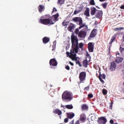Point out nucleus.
<instances>
[{
  "label": "nucleus",
  "instance_id": "8fccbe9b",
  "mask_svg": "<svg viewBox=\"0 0 124 124\" xmlns=\"http://www.w3.org/2000/svg\"><path fill=\"white\" fill-rule=\"evenodd\" d=\"M69 120V118L68 117V118H65L64 119V123H65V124H66L67 123H68Z\"/></svg>",
  "mask_w": 124,
  "mask_h": 124
},
{
  "label": "nucleus",
  "instance_id": "7c9ffc66",
  "mask_svg": "<svg viewBox=\"0 0 124 124\" xmlns=\"http://www.w3.org/2000/svg\"><path fill=\"white\" fill-rule=\"evenodd\" d=\"M70 54H71V55H72L73 56H74L75 58H76L77 57V54H76V53H75L74 50H73L72 51V49H71L70 52Z\"/></svg>",
  "mask_w": 124,
  "mask_h": 124
},
{
  "label": "nucleus",
  "instance_id": "0eeeda50",
  "mask_svg": "<svg viewBox=\"0 0 124 124\" xmlns=\"http://www.w3.org/2000/svg\"><path fill=\"white\" fill-rule=\"evenodd\" d=\"M71 21L75 23H78L79 26H81V25L83 24V19H82L81 17L76 16L73 17Z\"/></svg>",
  "mask_w": 124,
  "mask_h": 124
},
{
  "label": "nucleus",
  "instance_id": "c9c22d12",
  "mask_svg": "<svg viewBox=\"0 0 124 124\" xmlns=\"http://www.w3.org/2000/svg\"><path fill=\"white\" fill-rule=\"evenodd\" d=\"M78 47H79V48H82V47H84V43L81 42L79 43L78 45L76 46Z\"/></svg>",
  "mask_w": 124,
  "mask_h": 124
},
{
  "label": "nucleus",
  "instance_id": "ddd939ff",
  "mask_svg": "<svg viewBox=\"0 0 124 124\" xmlns=\"http://www.w3.org/2000/svg\"><path fill=\"white\" fill-rule=\"evenodd\" d=\"M98 12L95 14V16L97 19H100V18H102V16H103V11L102 10H98Z\"/></svg>",
  "mask_w": 124,
  "mask_h": 124
},
{
  "label": "nucleus",
  "instance_id": "5701e85b",
  "mask_svg": "<svg viewBox=\"0 0 124 124\" xmlns=\"http://www.w3.org/2000/svg\"><path fill=\"white\" fill-rule=\"evenodd\" d=\"M42 40L43 43L44 44H47V43H48V42L50 41V38L45 36L44 38H43Z\"/></svg>",
  "mask_w": 124,
  "mask_h": 124
},
{
  "label": "nucleus",
  "instance_id": "2eb2a0df",
  "mask_svg": "<svg viewBox=\"0 0 124 124\" xmlns=\"http://www.w3.org/2000/svg\"><path fill=\"white\" fill-rule=\"evenodd\" d=\"M124 61V58L121 57H117L116 59L115 60V62L116 63L119 64L121 63V62H123Z\"/></svg>",
  "mask_w": 124,
  "mask_h": 124
},
{
  "label": "nucleus",
  "instance_id": "79ce46f5",
  "mask_svg": "<svg viewBox=\"0 0 124 124\" xmlns=\"http://www.w3.org/2000/svg\"><path fill=\"white\" fill-rule=\"evenodd\" d=\"M80 11L79 10H75L74 12L73 15H77V14H78V13H80Z\"/></svg>",
  "mask_w": 124,
  "mask_h": 124
},
{
  "label": "nucleus",
  "instance_id": "6e6552de",
  "mask_svg": "<svg viewBox=\"0 0 124 124\" xmlns=\"http://www.w3.org/2000/svg\"><path fill=\"white\" fill-rule=\"evenodd\" d=\"M97 122L99 124H106L107 118H106V116H101L98 118Z\"/></svg>",
  "mask_w": 124,
  "mask_h": 124
},
{
  "label": "nucleus",
  "instance_id": "774afa93",
  "mask_svg": "<svg viewBox=\"0 0 124 124\" xmlns=\"http://www.w3.org/2000/svg\"><path fill=\"white\" fill-rule=\"evenodd\" d=\"M80 63V61L78 60L76 62V64H79Z\"/></svg>",
  "mask_w": 124,
  "mask_h": 124
},
{
  "label": "nucleus",
  "instance_id": "39448f33",
  "mask_svg": "<svg viewBox=\"0 0 124 124\" xmlns=\"http://www.w3.org/2000/svg\"><path fill=\"white\" fill-rule=\"evenodd\" d=\"M50 68H54V67L58 65V61L56 60V58H52L49 60Z\"/></svg>",
  "mask_w": 124,
  "mask_h": 124
},
{
  "label": "nucleus",
  "instance_id": "5fc2aeb1",
  "mask_svg": "<svg viewBox=\"0 0 124 124\" xmlns=\"http://www.w3.org/2000/svg\"><path fill=\"white\" fill-rule=\"evenodd\" d=\"M109 123L110 124H114L115 123H114V120H113V119H110L109 121Z\"/></svg>",
  "mask_w": 124,
  "mask_h": 124
},
{
  "label": "nucleus",
  "instance_id": "a878e982",
  "mask_svg": "<svg viewBox=\"0 0 124 124\" xmlns=\"http://www.w3.org/2000/svg\"><path fill=\"white\" fill-rule=\"evenodd\" d=\"M68 23H69V21L65 22V20H64L62 23V25L63 27H65V28L66 29L67 26H68Z\"/></svg>",
  "mask_w": 124,
  "mask_h": 124
},
{
  "label": "nucleus",
  "instance_id": "f704fd0d",
  "mask_svg": "<svg viewBox=\"0 0 124 124\" xmlns=\"http://www.w3.org/2000/svg\"><path fill=\"white\" fill-rule=\"evenodd\" d=\"M84 27H87V25H86V23H83L82 21V24L81 25H79L78 28L79 29V30H81V29H82V28H84Z\"/></svg>",
  "mask_w": 124,
  "mask_h": 124
},
{
  "label": "nucleus",
  "instance_id": "58836bf2",
  "mask_svg": "<svg viewBox=\"0 0 124 124\" xmlns=\"http://www.w3.org/2000/svg\"><path fill=\"white\" fill-rule=\"evenodd\" d=\"M98 78L100 80V81L101 82V83L103 84H104V83H105V81H104V80H103V78H101V77H98Z\"/></svg>",
  "mask_w": 124,
  "mask_h": 124
},
{
  "label": "nucleus",
  "instance_id": "de8ad7c7",
  "mask_svg": "<svg viewBox=\"0 0 124 124\" xmlns=\"http://www.w3.org/2000/svg\"><path fill=\"white\" fill-rule=\"evenodd\" d=\"M115 39H116V36H112L111 37V39H110V41L114 42Z\"/></svg>",
  "mask_w": 124,
  "mask_h": 124
},
{
  "label": "nucleus",
  "instance_id": "ea45409f",
  "mask_svg": "<svg viewBox=\"0 0 124 124\" xmlns=\"http://www.w3.org/2000/svg\"><path fill=\"white\" fill-rule=\"evenodd\" d=\"M66 55L67 58H70V59H72V57L70 56V52H69V51H66Z\"/></svg>",
  "mask_w": 124,
  "mask_h": 124
},
{
  "label": "nucleus",
  "instance_id": "a18cd8bd",
  "mask_svg": "<svg viewBox=\"0 0 124 124\" xmlns=\"http://www.w3.org/2000/svg\"><path fill=\"white\" fill-rule=\"evenodd\" d=\"M119 50H120V53H123V52L124 51V47H123L121 46H120Z\"/></svg>",
  "mask_w": 124,
  "mask_h": 124
},
{
  "label": "nucleus",
  "instance_id": "864d4df0",
  "mask_svg": "<svg viewBox=\"0 0 124 124\" xmlns=\"http://www.w3.org/2000/svg\"><path fill=\"white\" fill-rule=\"evenodd\" d=\"M65 69H66L67 70H70V67H69V66H68V65H66L65 66Z\"/></svg>",
  "mask_w": 124,
  "mask_h": 124
},
{
  "label": "nucleus",
  "instance_id": "49530a36",
  "mask_svg": "<svg viewBox=\"0 0 124 124\" xmlns=\"http://www.w3.org/2000/svg\"><path fill=\"white\" fill-rule=\"evenodd\" d=\"M113 103H114V102H111L109 103V104H110L109 109H113Z\"/></svg>",
  "mask_w": 124,
  "mask_h": 124
},
{
  "label": "nucleus",
  "instance_id": "4468645a",
  "mask_svg": "<svg viewBox=\"0 0 124 124\" xmlns=\"http://www.w3.org/2000/svg\"><path fill=\"white\" fill-rule=\"evenodd\" d=\"M96 11H98V10L96 9V8L94 6H92L90 8V14L91 16H93V15H95V13H96Z\"/></svg>",
  "mask_w": 124,
  "mask_h": 124
},
{
  "label": "nucleus",
  "instance_id": "4be33fe9",
  "mask_svg": "<svg viewBox=\"0 0 124 124\" xmlns=\"http://www.w3.org/2000/svg\"><path fill=\"white\" fill-rule=\"evenodd\" d=\"M81 108L82 110V111H85V110L88 111L89 110V106L87 105V104H84L81 105Z\"/></svg>",
  "mask_w": 124,
  "mask_h": 124
},
{
  "label": "nucleus",
  "instance_id": "dca6fc26",
  "mask_svg": "<svg viewBox=\"0 0 124 124\" xmlns=\"http://www.w3.org/2000/svg\"><path fill=\"white\" fill-rule=\"evenodd\" d=\"M90 62H89V60L88 61V59H84L83 60L82 65L83 67H85V68H87L88 67V65H89V63H90Z\"/></svg>",
  "mask_w": 124,
  "mask_h": 124
},
{
  "label": "nucleus",
  "instance_id": "473e14b6",
  "mask_svg": "<svg viewBox=\"0 0 124 124\" xmlns=\"http://www.w3.org/2000/svg\"><path fill=\"white\" fill-rule=\"evenodd\" d=\"M114 30L115 31H122V30H124V27L116 28H114Z\"/></svg>",
  "mask_w": 124,
  "mask_h": 124
},
{
  "label": "nucleus",
  "instance_id": "09e8293b",
  "mask_svg": "<svg viewBox=\"0 0 124 124\" xmlns=\"http://www.w3.org/2000/svg\"><path fill=\"white\" fill-rule=\"evenodd\" d=\"M90 90V85L85 87L84 89V91H89Z\"/></svg>",
  "mask_w": 124,
  "mask_h": 124
},
{
  "label": "nucleus",
  "instance_id": "f8f14e48",
  "mask_svg": "<svg viewBox=\"0 0 124 124\" xmlns=\"http://www.w3.org/2000/svg\"><path fill=\"white\" fill-rule=\"evenodd\" d=\"M76 28V25L73 23H70V25H69L68 27V31H70V32H74L73 31H74V29Z\"/></svg>",
  "mask_w": 124,
  "mask_h": 124
},
{
  "label": "nucleus",
  "instance_id": "f03ea898",
  "mask_svg": "<svg viewBox=\"0 0 124 124\" xmlns=\"http://www.w3.org/2000/svg\"><path fill=\"white\" fill-rule=\"evenodd\" d=\"M62 97L63 101H71L73 99V95L71 92L65 91L62 93Z\"/></svg>",
  "mask_w": 124,
  "mask_h": 124
},
{
  "label": "nucleus",
  "instance_id": "c756f323",
  "mask_svg": "<svg viewBox=\"0 0 124 124\" xmlns=\"http://www.w3.org/2000/svg\"><path fill=\"white\" fill-rule=\"evenodd\" d=\"M64 1H65V0H58L57 3L60 4V5H62L64 3Z\"/></svg>",
  "mask_w": 124,
  "mask_h": 124
},
{
  "label": "nucleus",
  "instance_id": "680f3d73",
  "mask_svg": "<svg viewBox=\"0 0 124 124\" xmlns=\"http://www.w3.org/2000/svg\"><path fill=\"white\" fill-rule=\"evenodd\" d=\"M101 69H99V71H98V73H99V76H100V75H101Z\"/></svg>",
  "mask_w": 124,
  "mask_h": 124
},
{
  "label": "nucleus",
  "instance_id": "72a5a7b5",
  "mask_svg": "<svg viewBox=\"0 0 124 124\" xmlns=\"http://www.w3.org/2000/svg\"><path fill=\"white\" fill-rule=\"evenodd\" d=\"M98 77H101L102 79L105 80V79H106V75H105V74H101L100 76H99Z\"/></svg>",
  "mask_w": 124,
  "mask_h": 124
},
{
  "label": "nucleus",
  "instance_id": "4d7b16f0",
  "mask_svg": "<svg viewBox=\"0 0 124 124\" xmlns=\"http://www.w3.org/2000/svg\"><path fill=\"white\" fill-rule=\"evenodd\" d=\"M69 64H70V65H71V66H73V65H74V63L71 62V61H69Z\"/></svg>",
  "mask_w": 124,
  "mask_h": 124
},
{
  "label": "nucleus",
  "instance_id": "412c9836",
  "mask_svg": "<svg viewBox=\"0 0 124 124\" xmlns=\"http://www.w3.org/2000/svg\"><path fill=\"white\" fill-rule=\"evenodd\" d=\"M79 120L80 122H82V123L85 122V121H86V114H85V113L80 114Z\"/></svg>",
  "mask_w": 124,
  "mask_h": 124
},
{
  "label": "nucleus",
  "instance_id": "c85d7f7f",
  "mask_svg": "<svg viewBox=\"0 0 124 124\" xmlns=\"http://www.w3.org/2000/svg\"><path fill=\"white\" fill-rule=\"evenodd\" d=\"M80 30L79 29V28H76L75 30V31H74V33H75V34H76V35H78L79 34V32H80V31L79 30Z\"/></svg>",
  "mask_w": 124,
  "mask_h": 124
},
{
  "label": "nucleus",
  "instance_id": "423d86ee",
  "mask_svg": "<svg viewBox=\"0 0 124 124\" xmlns=\"http://www.w3.org/2000/svg\"><path fill=\"white\" fill-rule=\"evenodd\" d=\"M97 29L94 28L91 32L88 38V40H91L92 38H94L97 34Z\"/></svg>",
  "mask_w": 124,
  "mask_h": 124
},
{
  "label": "nucleus",
  "instance_id": "a19ab883",
  "mask_svg": "<svg viewBox=\"0 0 124 124\" xmlns=\"http://www.w3.org/2000/svg\"><path fill=\"white\" fill-rule=\"evenodd\" d=\"M112 43H113V42L112 41H110L109 43V46L108 48V51L110 52V48H111V46H112Z\"/></svg>",
  "mask_w": 124,
  "mask_h": 124
},
{
  "label": "nucleus",
  "instance_id": "e433bc0d",
  "mask_svg": "<svg viewBox=\"0 0 124 124\" xmlns=\"http://www.w3.org/2000/svg\"><path fill=\"white\" fill-rule=\"evenodd\" d=\"M89 3L91 5H95V2H94V0H90L89 1Z\"/></svg>",
  "mask_w": 124,
  "mask_h": 124
},
{
  "label": "nucleus",
  "instance_id": "aec40b11",
  "mask_svg": "<svg viewBox=\"0 0 124 124\" xmlns=\"http://www.w3.org/2000/svg\"><path fill=\"white\" fill-rule=\"evenodd\" d=\"M88 58L89 59L88 60V62H91V61L92 60V56L90 54H89V52L88 51L86 50V53H85V60H88Z\"/></svg>",
  "mask_w": 124,
  "mask_h": 124
},
{
  "label": "nucleus",
  "instance_id": "f257e3e1",
  "mask_svg": "<svg viewBox=\"0 0 124 124\" xmlns=\"http://www.w3.org/2000/svg\"><path fill=\"white\" fill-rule=\"evenodd\" d=\"M59 16L60 14L58 13L52 16H50L49 15H46L41 16L39 20V23L50 27L51 25H54L56 22L59 21Z\"/></svg>",
  "mask_w": 124,
  "mask_h": 124
},
{
  "label": "nucleus",
  "instance_id": "9b49d317",
  "mask_svg": "<svg viewBox=\"0 0 124 124\" xmlns=\"http://www.w3.org/2000/svg\"><path fill=\"white\" fill-rule=\"evenodd\" d=\"M117 68V64L114 61H112L110 62V66L109 68L110 71H115Z\"/></svg>",
  "mask_w": 124,
  "mask_h": 124
},
{
  "label": "nucleus",
  "instance_id": "6e6d98bb",
  "mask_svg": "<svg viewBox=\"0 0 124 124\" xmlns=\"http://www.w3.org/2000/svg\"><path fill=\"white\" fill-rule=\"evenodd\" d=\"M61 107L62 108H63V110H64L65 109H66L65 108V105H63L62 104H61Z\"/></svg>",
  "mask_w": 124,
  "mask_h": 124
},
{
  "label": "nucleus",
  "instance_id": "13d9d810",
  "mask_svg": "<svg viewBox=\"0 0 124 124\" xmlns=\"http://www.w3.org/2000/svg\"><path fill=\"white\" fill-rule=\"evenodd\" d=\"M75 50H78V51H80V47H79V46H76V47Z\"/></svg>",
  "mask_w": 124,
  "mask_h": 124
},
{
  "label": "nucleus",
  "instance_id": "052dcab7",
  "mask_svg": "<svg viewBox=\"0 0 124 124\" xmlns=\"http://www.w3.org/2000/svg\"><path fill=\"white\" fill-rule=\"evenodd\" d=\"M120 9H124V5H122L120 7Z\"/></svg>",
  "mask_w": 124,
  "mask_h": 124
},
{
  "label": "nucleus",
  "instance_id": "338daca9",
  "mask_svg": "<svg viewBox=\"0 0 124 124\" xmlns=\"http://www.w3.org/2000/svg\"><path fill=\"white\" fill-rule=\"evenodd\" d=\"M119 34H120V33H116L115 34H114V35H113V36H115V38L117 36V35H119Z\"/></svg>",
  "mask_w": 124,
  "mask_h": 124
},
{
  "label": "nucleus",
  "instance_id": "6ab92c4d",
  "mask_svg": "<svg viewBox=\"0 0 124 124\" xmlns=\"http://www.w3.org/2000/svg\"><path fill=\"white\" fill-rule=\"evenodd\" d=\"M66 114L68 115V118L70 120H72V119H73V118L75 117V113H73V112H67Z\"/></svg>",
  "mask_w": 124,
  "mask_h": 124
},
{
  "label": "nucleus",
  "instance_id": "bf43d9fd",
  "mask_svg": "<svg viewBox=\"0 0 124 124\" xmlns=\"http://www.w3.org/2000/svg\"><path fill=\"white\" fill-rule=\"evenodd\" d=\"M69 124H74V119L72 120L71 122L69 123Z\"/></svg>",
  "mask_w": 124,
  "mask_h": 124
},
{
  "label": "nucleus",
  "instance_id": "f3484780",
  "mask_svg": "<svg viewBox=\"0 0 124 124\" xmlns=\"http://www.w3.org/2000/svg\"><path fill=\"white\" fill-rule=\"evenodd\" d=\"M84 15L86 16V17H90V8L86 7V10H85L84 12L83 13Z\"/></svg>",
  "mask_w": 124,
  "mask_h": 124
},
{
  "label": "nucleus",
  "instance_id": "393cba45",
  "mask_svg": "<svg viewBox=\"0 0 124 124\" xmlns=\"http://www.w3.org/2000/svg\"><path fill=\"white\" fill-rule=\"evenodd\" d=\"M65 108L66 109H69V110H71V109H73V106L72 105V104L66 105Z\"/></svg>",
  "mask_w": 124,
  "mask_h": 124
},
{
  "label": "nucleus",
  "instance_id": "c03bdc74",
  "mask_svg": "<svg viewBox=\"0 0 124 124\" xmlns=\"http://www.w3.org/2000/svg\"><path fill=\"white\" fill-rule=\"evenodd\" d=\"M88 97L89 98H93V94L92 93H89L88 94Z\"/></svg>",
  "mask_w": 124,
  "mask_h": 124
},
{
  "label": "nucleus",
  "instance_id": "9d476101",
  "mask_svg": "<svg viewBox=\"0 0 124 124\" xmlns=\"http://www.w3.org/2000/svg\"><path fill=\"white\" fill-rule=\"evenodd\" d=\"M88 45V49L89 52H90V53H93V49H94V43L89 42Z\"/></svg>",
  "mask_w": 124,
  "mask_h": 124
},
{
  "label": "nucleus",
  "instance_id": "cd10ccee",
  "mask_svg": "<svg viewBox=\"0 0 124 124\" xmlns=\"http://www.w3.org/2000/svg\"><path fill=\"white\" fill-rule=\"evenodd\" d=\"M108 5V3L106 2L101 4V6H103V8H104V9H106V8H107Z\"/></svg>",
  "mask_w": 124,
  "mask_h": 124
},
{
  "label": "nucleus",
  "instance_id": "b1692460",
  "mask_svg": "<svg viewBox=\"0 0 124 124\" xmlns=\"http://www.w3.org/2000/svg\"><path fill=\"white\" fill-rule=\"evenodd\" d=\"M45 7H44V5L40 4L38 6V11L40 12V13H41L44 10Z\"/></svg>",
  "mask_w": 124,
  "mask_h": 124
},
{
  "label": "nucleus",
  "instance_id": "3c124183",
  "mask_svg": "<svg viewBox=\"0 0 124 124\" xmlns=\"http://www.w3.org/2000/svg\"><path fill=\"white\" fill-rule=\"evenodd\" d=\"M78 40L79 39H78L75 41V45H76V46L79 44V40H82V39H79V40Z\"/></svg>",
  "mask_w": 124,
  "mask_h": 124
},
{
  "label": "nucleus",
  "instance_id": "0e129e2a",
  "mask_svg": "<svg viewBox=\"0 0 124 124\" xmlns=\"http://www.w3.org/2000/svg\"><path fill=\"white\" fill-rule=\"evenodd\" d=\"M75 124H80V122L79 120H78L75 123Z\"/></svg>",
  "mask_w": 124,
  "mask_h": 124
},
{
  "label": "nucleus",
  "instance_id": "69168bd1",
  "mask_svg": "<svg viewBox=\"0 0 124 124\" xmlns=\"http://www.w3.org/2000/svg\"><path fill=\"white\" fill-rule=\"evenodd\" d=\"M117 55H118V56H119V57H121V54H120V53L119 52V51L117 52V53L116 54V55L117 56Z\"/></svg>",
  "mask_w": 124,
  "mask_h": 124
},
{
  "label": "nucleus",
  "instance_id": "4c0bfd02",
  "mask_svg": "<svg viewBox=\"0 0 124 124\" xmlns=\"http://www.w3.org/2000/svg\"><path fill=\"white\" fill-rule=\"evenodd\" d=\"M74 57H72V59H71V60L72 61L76 62L78 61V58L79 59V57L77 56L76 57H75V59H74Z\"/></svg>",
  "mask_w": 124,
  "mask_h": 124
},
{
  "label": "nucleus",
  "instance_id": "bb28decb",
  "mask_svg": "<svg viewBox=\"0 0 124 124\" xmlns=\"http://www.w3.org/2000/svg\"><path fill=\"white\" fill-rule=\"evenodd\" d=\"M102 93L104 95H107L108 91H107V90H106V89H103Z\"/></svg>",
  "mask_w": 124,
  "mask_h": 124
},
{
  "label": "nucleus",
  "instance_id": "7ed1b4c3",
  "mask_svg": "<svg viewBox=\"0 0 124 124\" xmlns=\"http://www.w3.org/2000/svg\"><path fill=\"white\" fill-rule=\"evenodd\" d=\"M86 76H87V73H86V72L83 71L79 73V77H78L80 80L79 84H81V83H84V82L83 81L86 80Z\"/></svg>",
  "mask_w": 124,
  "mask_h": 124
},
{
  "label": "nucleus",
  "instance_id": "603ef678",
  "mask_svg": "<svg viewBox=\"0 0 124 124\" xmlns=\"http://www.w3.org/2000/svg\"><path fill=\"white\" fill-rule=\"evenodd\" d=\"M57 11H58V10L57 8H56V7H54L52 11V13H54V12H56Z\"/></svg>",
  "mask_w": 124,
  "mask_h": 124
},
{
  "label": "nucleus",
  "instance_id": "e2e57ef3",
  "mask_svg": "<svg viewBox=\"0 0 124 124\" xmlns=\"http://www.w3.org/2000/svg\"><path fill=\"white\" fill-rule=\"evenodd\" d=\"M97 24H98V23H97V21H95V22H94V26H97Z\"/></svg>",
  "mask_w": 124,
  "mask_h": 124
},
{
  "label": "nucleus",
  "instance_id": "2f4dec72",
  "mask_svg": "<svg viewBox=\"0 0 124 124\" xmlns=\"http://www.w3.org/2000/svg\"><path fill=\"white\" fill-rule=\"evenodd\" d=\"M53 45H52V51H54L55 49H56V45H57V41H54L53 42Z\"/></svg>",
  "mask_w": 124,
  "mask_h": 124
},
{
  "label": "nucleus",
  "instance_id": "20e7f679",
  "mask_svg": "<svg viewBox=\"0 0 124 124\" xmlns=\"http://www.w3.org/2000/svg\"><path fill=\"white\" fill-rule=\"evenodd\" d=\"M84 30H85V29H82L79 31L78 37L82 38V39L86 38V36H87V31H85Z\"/></svg>",
  "mask_w": 124,
  "mask_h": 124
},
{
  "label": "nucleus",
  "instance_id": "a211bd4d",
  "mask_svg": "<svg viewBox=\"0 0 124 124\" xmlns=\"http://www.w3.org/2000/svg\"><path fill=\"white\" fill-rule=\"evenodd\" d=\"M53 113L54 114H56V115L57 114L58 116H61L62 114V110H61V109L59 108H56L54 109V110L53 111Z\"/></svg>",
  "mask_w": 124,
  "mask_h": 124
},
{
  "label": "nucleus",
  "instance_id": "1a4fd4ad",
  "mask_svg": "<svg viewBox=\"0 0 124 124\" xmlns=\"http://www.w3.org/2000/svg\"><path fill=\"white\" fill-rule=\"evenodd\" d=\"M78 38L77 37V35H75L74 32L72 33L71 36V43H72V47H73V46H75V41L77 40Z\"/></svg>",
  "mask_w": 124,
  "mask_h": 124
},
{
  "label": "nucleus",
  "instance_id": "37998d69",
  "mask_svg": "<svg viewBox=\"0 0 124 124\" xmlns=\"http://www.w3.org/2000/svg\"><path fill=\"white\" fill-rule=\"evenodd\" d=\"M79 9L78 11H80L81 12V11H82V10H83V8H84V5L81 4L80 5L79 7H78Z\"/></svg>",
  "mask_w": 124,
  "mask_h": 124
}]
</instances>
